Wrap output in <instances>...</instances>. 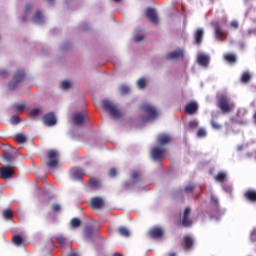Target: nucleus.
Masks as SVG:
<instances>
[{
    "label": "nucleus",
    "mask_w": 256,
    "mask_h": 256,
    "mask_svg": "<svg viewBox=\"0 0 256 256\" xmlns=\"http://www.w3.org/2000/svg\"><path fill=\"white\" fill-rule=\"evenodd\" d=\"M230 25L233 27V29H237V27H239V23H237V21H232Z\"/></svg>",
    "instance_id": "nucleus-53"
},
{
    "label": "nucleus",
    "mask_w": 256,
    "mask_h": 256,
    "mask_svg": "<svg viewBox=\"0 0 256 256\" xmlns=\"http://www.w3.org/2000/svg\"><path fill=\"white\" fill-rule=\"evenodd\" d=\"M74 125H81L89 121V115L85 112H76L73 116Z\"/></svg>",
    "instance_id": "nucleus-12"
},
{
    "label": "nucleus",
    "mask_w": 256,
    "mask_h": 256,
    "mask_svg": "<svg viewBox=\"0 0 256 256\" xmlns=\"http://www.w3.org/2000/svg\"><path fill=\"white\" fill-rule=\"evenodd\" d=\"M89 183L93 189H99V187H101V180H99L95 177L90 178Z\"/></svg>",
    "instance_id": "nucleus-26"
},
{
    "label": "nucleus",
    "mask_w": 256,
    "mask_h": 256,
    "mask_svg": "<svg viewBox=\"0 0 256 256\" xmlns=\"http://www.w3.org/2000/svg\"><path fill=\"white\" fill-rule=\"evenodd\" d=\"M102 107L106 113H109L110 117H113V119H119L121 117V111H119L115 104L110 100H103Z\"/></svg>",
    "instance_id": "nucleus-2"
},
{
    "label": "nucleus",
    "mask_w": 256,
    "mask_h": 256,
    "mask_svg": "<svg viewBox=\"0 0 256 256\" xmlns=\"http://www.w3.org/2000/svg\"><path fill=\"white\" fill-rule=\"evenodd\" d=\"M243 149H245V146L243 144L237 147V151H243Z\"/></svg>",
    "instance_id": "nucleus-54"
},
{
    "label": "nucleus",
    "mask_w": 256,
    "mask_h": 256,
    "mask_svg": "<svg viewBox=\"0 0 256 256\" xmlns=\"http://www.w3.org/2000/svg\"><path fill=\"white\" fill-rule=\"evenodd\" d=\"M143 39H145V36H143V34H136L134 36L135 43H141V41H143Z\"/></svg>",
    "instance_id": "nucleus-43"
},
{
    "label": "nucleus",
    "mask_w": 256,
    "mask_h": 256,
    "mask_svg": "<svg viewBox=\"0 0 256 256\" xmlns=\"http://www.w3.org/2000/svg\"><path fill=\"white\" fill-rule=\"evenodd\" d=\"M182 227H191L193 225V219H191V208L187 207L185 208L183 214H182V221H181Z\"/></svg>",
    "instance_id": "nucleus-8"
},
{
    "label": "nucleus",
    "mask_w": 256,
    "mask_h": 256,
    "mask_svg": "<svg viewBox=\"0 0 256 256\" xmlns=\"http://www.w3.org/2000/svg\"><path fill=\"white\" fill-rule=\"evenodd\" d=\"M14 109L17 113H23V111H25V105L24 104H16V105H14Z\"/></svg>",
    "instance_id": "nucleus-40"
},
{
    "label": "nucleus",
    "mask_w": 256,
    "mask_h": 256,
    "mask_svg": "<svg viewBox=\"0 0 256 256\" xmlns=\"http://www.w3.org/2000/svg\"><path fill=\"white\" fill-rule=\"evenodd\" d=\"M211 202L213 205H219V200L215 196H211Z\"/></svg>",
    "instance_id": "nucleus-52"
},
{
    "label": "nucleus",
    "mask_w": 256,
    "mask_h": 256,
    "mask_svg": "<svg viewBox=\"0 0 256 256\" xmlns=\"http://www.w3.org/2000/svg\"><path fill=\"white\" fill-rule=\"evenodd\" d=\"M183 57H185V53L183 52L182 49L172 51L166 55V58L170 61H173L175 59H183Z\"/></svg>",
    "instance_id": "nucleus-17"
},
{
    "label": "nucleus",
    "mask_w": 256,
    "mask_h": 256,
    "mask_svg": "<svg viewBox=\"0 0 256 256\" xmlns=\"http://www.w3.org/2000/svg\"><path fill=\"white\" fill-rule=\"evenodd\" d=\"M11 123H12L13 125H17V124L21 123V119H19L18 116H12V118H11Z\"/></svg>",
    "instance_id": "nucleus-49"
},
{
    "label": "nucleus",
    "mask_w": 256,
    "mask_h": 256,
    "mask_svg": "<svg viewBox=\"0 0 256 256\" xmlns=\"http://www.w3.org/2000/svg\"><path fill=\"white\" fill-rule=\"evenodd\" d=\"M31 9H33V5L31 3H28L25 5L24 15L21 18L23 23L27 21V17H29V13H31Z\"/></svg>",
    "instance_id": "nucleus-22"
},
{
    "label": "nucleus",
    "mask_w": 256,
    "mask_h": 256,
    "mask_svg": "<svg viewBox=\"0 0 256 256\" xmlns=\"http://www.w3.org/2000/svg\"><path fill=\"white\" fill-rule=\"evenodd\" d=\"M211 125H212L213 129H216V130L221 129V125L219 123H217L215 120L211 121Z\"/></svg>",
    "instance_id": "nucleus-51"
},
{
    "label": "nucleus",
    "mask_w": 256,
    "mask_h": 256,
    "mask_svg": "<svg viewBox=\"0 0 256 256\" xmlns=\"http://www.w3.org/2000/svg\"><path fill=\"white\" fill-rule=\"evenodd\" d=\"M135 185L131 180H127L122 184V189L128 190L131 189Z\"/></svg>",
    "instance_id": "nucleus-38"
},
{
    "label": "nucleus",
    "mask_w": 256,
    "mask_h": 256,
    "mask_svg": "<svg viewBox=\"0 0 256 256\" xmlns=\"http://www.w3.org/2000/svg\"><path fill=\"white\" fill-rule=\"evenodd\" d=\"M114 3H121V0H113Z\"/></svg>",
    "instance_id": "nucleus-58"
},
{
    "label": "nucleus",
    "mask_w": 256,
    "mask_h": 256,
    "mask_svg": "<svg viewBox=\"0 0 256 256\" xmlns=\"http://www.w3.org/2000/svg\"><path fill=\"white\" fill-rule=\"evenodd\" d=\"M141 109L146 115L145 121H155V119L160 115V112L155 106H153V104L144 103Z\"/></svg>",
    "instance_id": "nucleus-1"
},
{
    "label": "nucleus",
    "mask_w": 256,
    "mask_h": 256,
    "mask_svg": "<svg viewBox=\"0 0 256 256\" xmlns=\"http://www.w3.org/2000/svg\"><path fill=\"white\" fill-rule=\"evenodd\" d=\"M171 141H173V137L171 136V134L162 133L159 134L156 138V143L160 147H165V145H169Z\"/></svg>",
    "instance_id": "nucleus-9"
},
{
    "label": "nucleus",
    "mask_w": 256,
    "mask_h": 256,
    "mask_svg": "<svg viewBox=\"0 0 256 256\" xmlns=\"http://www.w3.org/2000/svg\"><path fill=\"white\" fill-rule=\"evenodd\" d=\"M242 83H249L251 81V74L249 72H244L241 77Z\"/></svg>",
    "instance_id": "nucleus-36"
},
{
    "label": "nucleus",
    "mask_w": 256,
    "mask_h": 256,
    "mask_svg": "<svg viewBox=\"0 0 256 256\" xmlns=\"http://www.w3.org/2000/svg\"><path fill=\"white\" fill-rule=\"evenodd\" d=\"M60 87H61V89H64V90L70 89L71 88V82H69L67 80L62 81L61 84H60Z\"/></svg>",
    "instance_id": "nucleus-41"
},
{
    "label": "nucleus",
    "mask_w": 256,
    "mask_h": 256,
    "mask_svg": "<svg viewBox=\"0 0 256 256\" xmlns=\"http://www.w3.org/2000/svg\"><path fill=\"white\" fill-rule=\"evenodd\" d=\"M2 216H3L4 219H6L7 221H9L10 219H13V210H11L10 208L4 209V210L2 211Z\"/></svg>",
    "instance_id": "nucleus-28"
},
{
    "label": "nucleus",
    "mask_w": 256,
    "mask_h": 256,
    "mask_svg": "<svg viewBox=\"0 0 256 256\" xmlns=\"http://www.w3.org/2000/svg\"><path fill=\"white\" fill-rule=\"evenodd\" d=\"M52 211L53 213H59V211H61V205L59 204L52 205Z\"/></svg>",
    "instance_id": "nucleus-50"
},
{
    "label": "nucleus",
    "mask_w": 256,
    "mask_h": 256,
    "mask_svg": "<svg viewBox=\"0 0 256 256\" xmlns=\"http://www.w3.org/2000/svg\"><path fill=\"white\" fill-rule=\"evenodd\" d=\"M74 179L81 180L83 179V172L77 170L73 173Z\"/></svg>",
    "instance_id": "nucleus-42"
},
{
    "label": "nucleus",
    "mask_w": 256,
    "mask_h": 256,
    "mask_svg": "<svg viewBox=\"0 0 256 256\" xmlns=\"http://www.w3.org/2000/svg\"><path fill=\"white\" fill-rule=\"evenodd\" d=\"M224 59L228 62V63H236L237 62V57H235V55L233 54H226Z\"/></svg>",
    "instance_id": "nucleus-35"
},
{
    "label": "nucleus",
    "mask_w": 256,
    "mask_h": 256,
    "mask_svg": "<svg viewBox=\"0 0 256 256\" xmlns=\"http://www.w3.org/2000/svg\"><path fill=\"white\" fill-rule=\"evenodd\" d=\"M146 17L154 25H157L159 23V17L157 16V12H155V9L153 8H147Z\"/></svg>",
    "instance_id": "nucleus-15"
},
{
    "label": "nucleus",
    "mask_w": 256,
    "mask_h": 256,
    "mask_svg": "<svg viewBox=\"0 0 256 256\" xmlns=\"http://www.w3.org/2000/svg\"><path fill=\"white\" fill-rule=\"evenodd\" d=\"M15 141H16V143L23 145V143L27 142V137L24 134H17L15 136Z\"/></svg>",
    "instance_id": "nucleus-29"
},
{
    "label": "nucleus",
    "mask_w": 256,
    "mask_h": 256,
    "mask_svg": "<svg viewBox=\"0 0 256 256\" xmlns=\"http://www.w3.org/2000/svg\"><path fill=\"white\" fill-rule=\"evenodd\" d=\"M104 205H105V201H103V198L101 197H94L91 200L92 209H103Z\"/></svg>",
    "instance_id": "nucleus-19"
},
{
    "label": "nucleus",
    "mask_w": 256,
    "mask_h": 256,
    "mask_svg": "<svg viewBox=\"0 0 256 256\" xmlns=\"http://www.w3.org/2000/svg\"><path fill=\"white\" fill-rule=\"evenodd\" d=\"M118 233L119 235H121V237H130L131 236V232L129 231V229H127V227L125 226H121L118 228Z\"/></svg>",
    "instance_id": "nucleus-24"
},
{
    "label": "nucleus",
    "mask_w": 256,
    "mask_h": 256,
    "mask_svg": "<svg viewBox=\"0 0 256 256\" xmlns=\"http://www.w3.org/2000/svg\"><path fill=\"white\" fill-rule=\"evenodd\" d=\"M215 181H218V183H225V181H227V174L225 172H219L215 176Z\"/></svg>",
    "instance_id": "nucleus-27"
},
{
    "label": "nucleus",
    "mask_w": 256,
    "mask_h": 256,
    "mask_svg": "<svg viewBox=\"0 0 256 256\" xmlns=\"http://www.w3.org/2000/svg\"><path fill=\"white\" fill-rule=\"evenodd\" d=\"M203 35H204L203 28H199L196 30L194 34V41L196 45H201V43H203Z\"/></svg>",
    "instance_id": "nucleus-21"
},
{
    "label": "nucleus",
    "mask_w": 256,
    "mask_h": 256,
    "mask_svg": "<svg viewBox=\"0 0 256 256\" xmlns=\"http://www.w3.org/2000/svg\"><path fill=\"white\" fill-rule=\"evenodd\" d=\"M7 72H5V71H1L0 72V75H5Z\"/></svg>",
    "instance_id": "nucleus-59"
},
{
    "label": "nucleus",
    "mask_w": 256,
    "mask_h": 256,
    "mask_svg": "<svg viewBox=\"0 0 256 256\" xmlns=\"http://www.w3.org/2000/svg\"><path fill=\"white\" fill-rule=\"evenodd\" d=\"M195 245V238L191 235H185L180 242V246L184 249V251H191L193 246Z\"/></svg>",
    "instance_id": "nucleus-7"
},
{
    "label": "nucleus",
    "mask_w": 256,
    "mask_h": 256,
    "mask_svg": "<svg viewBox=\"0 0 256 256\" xmlns=\"http://www.w3.org/2000/svg\"><path fill=\"white\" fill-rule=\"evenodd\" d=\"M12 242L14 243V245H17V247L23 245V237H21V235H15L12 238Z\"/></svg>",
    "instance_id": "nucleus-31"
},
{
    "label": "nucleus",
    "mask_w": 256,
    "mask_h": 256,
    "mask_svg": "<svg viewBox=\"0 0 256 256\" xmlns=\"http://www.w3.org/2000/svg\"><path fill=\"white\" fill-rule=\"evenodd\" d=\"M209 55L204 53H199L197 56V63L200 65V67H209Z\"/></svg>",
    "instance_id": "nucleus-18"
},
{
    "label": "nucleus",
    "mask_w": 256,
    "mask_h": 256,
    "mask_svg": "<svg viewBox=\"0 0 256 256\" xmlns=\"http://www.w3.org/2000/svg\"><path fill=\"white\" fill-rule=\"evenodd\" d=\"M137 87L138 89H145V87H147V81L145 80V78H140L137 81Z\"/></svg>",
    "instance_id": "nucleus-37"
},
{
    "label": "nucleus",
    "mask_w": 256,
    "mask_h": 256,
    "mask_svg": "<svg viewBox=\"0 0 256 256\" xmlns=\"http://www.w3.org/2000/svg\"><path fill=\"white\" fill-rule=\"evenodd\" d=\"M245 199L250 201V203H256V190L249 189L244 193Z\"/></svg>",
    "instance_id": "nucleus-20"
},
{
    "label": "nucleus",
    "mask_w": 256,
    "mask_h": 256,
    "mask_svg": "<svg viewBox=\"0 0 256 256\" xmlns=\"http://www.w3.org/2000/svg\"><path fill=\"white\" fill-rule=\"evenodd\" d=\"M214 27V31H215V38L218 41H223V37H225V35H227L226 31H223V29H221V24H219V22H215L213 24Z\"/></svg>",
    "instance_id": "nucleus-13"
},
{
    "label": "nucleus",
    "mask_w": 256,
    "mask_h": 256,
    "mask_svg": "<svg viewBox=\"0 0 256 256\" xmlns=\"http://www.w3.org/2000/svg\"><path fill=\"white\" fill-rule=\"evenodd\" d=\"M109 177L115 178L117 177V169L111 168L108 172Z\"/></svg>",
    "instance_id": "nucleus-48"
},
{
    "label": "nucleus",
    "mask_w": 256,
    "mask_h": 256,
    "mask_svg": "<svg viewBox=\"0 0 256 256\" xmlns=\"http://www.w3.org/2000/svg\"><path fill=\"white\" fill-rule=\"evenodd\" d=\"M113 256H123V255H121L119 253H114Z\"/></svg>",
    "instance_id": "nucleus-57"
},
{
    "label": "nucleus",
    "mask_w": 256,
    "mask_h": 256,
    "mask_svg": "<svg viewBox=\"0 0 256 256\" xmlns=\"http://www.w3.org/2000/svg\"><path fill=\"white\" fill-rule=\"evenodd\" d=\"M71 227L77 229V227H81V219L79 218H72L70 222Z\"/></svg>",
    "instance_id": "nucleus-33"
},
{
    "label": "nucleus",
    "mask_w": 256,
    "mask_h": 256,
    "mask_svg": "<svg viewBox=\"0 0 256 256\" xmlns=\"http://www.w3.org/2000/svg\"><path fill=\"white\" fill-rule=\"evenodd\" d=\"M43 123L47 127H53V125H57V117H55V113L49 112L43 116Z\"/></svg>",
    "instance_id": "nucleus-11"
},
{
    "label": "nucleus",
    "mask_w": 256,
    "mask_h": 256,
    "mask_svg": "<svg viewBox=\"0 0 256 256\" xmlns=\"http://www.w3.org/2000/svg\"><path fill=\"white\" fill-rule=\"evenodd\" d=\"M68 256H79V255H77V253H75V252H72Z\"/></svg>",
    "instance_id": "nucleus-55"
},
{
    "label": "nucleus",
    "mask_w": 256,
    "mask_h": 256,
    "mask_svg": "<svg viewBox=\"0 0 256 256\" xmlns=\"http://www.w3.org/2000/svg\"><path fill=\"white\" fill-rule=\"evenodd\" d=\"M199 111V104L196 101H192L185 106V113L187 115H195Z\"/></svg>",
    "instance_id": "nucleus-14"
},
{
    "label": "nucleus",
    "mask_w": 256,
    "mask_h": 256,
    "mask_svg": "<svg viewBox=\"0 0 256 256\" xmlns=\"http://www.w3.org/2000/svg\"><path fill=\"white\" fill-rule=\"evenodd\" d=\"M32 20L35 23H43L44 18H43V13H41V10L36 11V13L34 14Z\"/></svg>",
    "instance_id": "nucleus-25"
},
{
    "label": "nucleus",
    "mask_w": 256,
    "mask_h": 256,
    "mask_svg": "<svg viewBox=\"0 0 256 256\" xmlns=\"http://www.w3.org/2000/svg\"><path fill=\"white\" fill-rule=\"evenodd\" d=\"M93 226H88L84 229V235L87 239H91L93 237Z\"/></svg>",
    "instance_id": "nucleus-32"
},
{
    "label": "nucleus",
    "mask_w": 256,
    "mask_h": 256,
    "mask_svg": "<svg viewBox=\"0 0 256 256\" xmlns=\"http://www.w3.org/2000/svg\"><path fill=\"white\" fill-rule=\"evenodd\" d=\"M189 127L190 129H197V127H199V122H197L196 120L190 121Z\"/></svg>",
    "instance_id": "nucleus-47"
},
{
    "label": "nucleus",
    "mask_w": 256,
    "mask_h": 256,
    "mask_svg": "<svg viewBox=\"0 0 256 256\" xmlns=\"http://www.w3.org/2000/svg\"><path fill=\"white\" fill-rule=\"evenodd\" d=\"M2 157H3L4 161H6V163L13 162V154H11L9 151H4Z\"/></svg>",
    "instance_id": "nucleus-30"
},
{
    "label": "nucleus",
    "mask_w": 256,
    "mask_h": 256,
    "mask_svg": "<svg viewBox=\"0 0 256 256\" xmlns=\"http://www.w3.org/2000/svg\"><path fill=\"white\" fill-rule=\"evenodd\" d=\"M57 243H59V245H67V237L63 236V235H58L55 237Z\"/></svg>",
    "instance_id": "nucleus-34"
},
{
    "label": "nucleus",
    "mask_w": 256,
    "mask_h": 256,
    "mask_svg": "<svg viewBox=\"0 0 256 256\" xmlns=\"http://www.w3.org/2000/svg\"><path fill=\"white\" fill-rule=\"evenodd\" d=\"M197 137H207V131H205L203 128H200L197 132Z\"/></svg>",
    "instance_id": "nucleus-45"
},
{
    "label": "nucleus",
    "mask_w": 256,
    "mask_h": 256,
    "mask_svg": "<svg viewBox=\"0 0 256 256\" xmlns=\"http://www.w3.org/2000/svg\"><path fill=\"white\" fill-rule=\"evenodd\" d=\"M48 1H53V0H48Z\"/></svg>",
    "instance_id": "nucleus-61"
},
{
    "label": "nucleus",
    "mask_w": 256,
    "mask_h": 256,
    "mask_svg": "<svg viewBox=\"0 0 256 256\" xmlns=\"http://www.w3.org/2000/svg\"><path fill=\"white\" fill-rule=\"evenodd\" d=\"M255 235H256V232H253L252 237H255Z\"/></svg>",
    "instance_id": "nucleus-60"
},
{
    "label": "nucleus",
    "mask_w": 256,
    "mask_h": 256,
    "mask_svg": "<svg viewBox=\"0 0 256 256\" xmlns=\"http://www.w3.org/2000/svg\"><path fill=\"white\" fill-rule=\"evenodd\" d=\"M13 175H15L14 166L6 165L0 168V179H4V181H7V179H13Z\"/></svg>",
    "instance_id": "nucleus-5"
},
{
    "label": "nucleus",
    "mask_w": 256,
    "mask_h": 256,
    "mask_svg": "<svg viewBox=\"0 0 256 256\" xmlns=\"http://www.w3.org/2000/svg\"><path fill=\"white\" fill-rule=\"evenodd\" d=\"M148 236L151 239H161V237H163V229L159 227L150 228L148 231Z\"/></svg>",
    "instance_id": "nucleus-16"
},
{
    "label": "nucleus",
    "mask_w": 256,
    "mask_h": 256,
    "mask_svg": "<svg viewBox=\"0 0 256 256\" xmlns=\"http://www.w3.org/2000/svg\"><path fill=\"white\" fill-rule=\"evenodd\" d=\"M59 154L57 153V150L51 149L48 151L47 157H48V162H46L47 167L50 169H55L57 165H59Z\"/></svg>",
    "instance_id": "nucleus-3"
},
{
    "label": "nucleus",
    "mask_w": 256,
    "mask_h": 256,
    "mask_svg": "<svg viewBox=\"0 0 256 256\" xmlns=\"http://www.w3.org/2000/svg\"><path fill=\"white\" fill-rule=\"evenodd\" d=\"M168 256H177V254L175 252H172V253L168 254Z\"/></svg>",
    "instance_id": "nucleus-56"
},
{
    "label": "nucleus",
    "mask_w": 256,
    "mask_h": 256,
    "mask_svg": "<svg viewBox=\"0 0 256 256\" xmlns=\"http://www.w3.org/2000/svg\"><path fill=\"white\" fill-rule=\"evenodd\" d=\"M134 185H137L141 181V172L133 171L130 180Z\"/></svg>",
    "instance_id": "nucleus-23"
},
{
    "label": "nucleus",
    "mask_w": 256,
    "mask_h": 256,
    "mask_svg": "<svg viewBox=\"0 0 256 256\" xmlns=\"http://www.w3.org/2000/svg\"><path fill=\"white\" fill-rule=\"evenodd\" d=\"M218 107L223 113H231L234 105L233 103L229 102V98H227V96H222L218 100Z\"/></svg>",
    "instance_id": "nucleus-4"
},
{
    "label": "nucleus",
    "mask_w": 256,
    "mask_h": 256,
    "mask_svg": "<svg viewBox=\"0 0 256 256\" xmlns=\"http://www.w3.org/2000/svg\"><path fill=\"white\" fill-rule=\"evenodd\" d=\"M194 189H195V185L189 184L188 186H186V187L184 188V191H185L186 193H193Z\"/></svg>",
    "instance_id": "nucleus-46"
},
{
    "label": "nucleus",
    "mask_w": 256,
    "mask_h": 256,
    "mask_svg": "<svg viewBox=\"0 0 256 256\" xmlns=\"http://www.w3.org/2000/svg\"><path fill=\"white\" fill-rule=\"evenodd\" d=\"M166 151L167 150L165 148L154 147L151 150V158L154 161H161V159H163L165 157Z\"/></svg>",
    "instance_id": "nucleus-10"
},
{
    "label": "nucleus",
    "mask_w": 256,
    "mask_h": 256,
    "mask_svg": "<svg viewBox=\"0 0 256 256\" xmlns=\"http://www.w3.org/2000/svg\"><path fill=\"white\" fill-rule=\"evenodd\" d=\"M23 79H25V71L18 70L14 74L11 82L8 84L9 89L10 90L16 89V87L19 85V83H21V81H23Z\"/></svg>",
    "instance_id": "nucleus-6"
},
{
    "label": "nucleus",
    "mask_w": 256,
    "mask_h": 256,
    "mask_svg": "<svg viewBox=\"0 0 256 256\" xmlns=\"http://www.w3.org/2000/svg\"><path fill=\"white\" fill-rule=\"evenodd\" d=\"M40 113H41V110L39 108L33 109L30 112L29 117L30 119H35V117H37Z\"/></svg>",
    "instance_id": "nucleus-39"
},
{
    "label": "nucleus",
    "mask_w": 256,
    "mask_h": 256,
    "mask_svg": "<svg viewBox=\"0 0 256 256\" xmlns=\"http://www.w3.org/2000/svg\"><path fill=\"white\" fill-rule=\"evenodd\" d=\"M129 91H131V89L129 88V86H121L120 87V93L122 95H127V93H129Z\"/></svg>",
    "instance_id": "nucleus-44"
},
{
    "label": "nucleus",
    "mask_w": 256,
    "mask_h": 256,
    "mask_svg": "<svg viewBox=\"0 0 256 256\" xmlns=\"http://www.w3.org/2000/svg\"><path fill=\"white\" fill-rule=\"evenodd\" d=\"M255 155H256V152H255Z\"/></svg>",
    "instance_id": "nucleus-62"
}]
</instances>
